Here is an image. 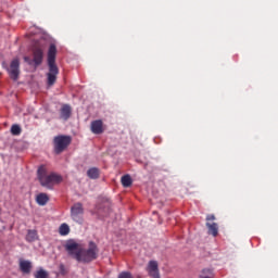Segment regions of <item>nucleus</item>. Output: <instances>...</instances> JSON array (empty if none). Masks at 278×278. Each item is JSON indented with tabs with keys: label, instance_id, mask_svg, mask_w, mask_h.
Here are the masks:
<instances>
[{
	"label": "nucleus",
	"instance_id": "obj_1",
	"mask_svg": "<svg viewBox=\"0 0 278 278\" xmlns=\"http://www.w3.org/2000/svg\"><path fill=\"white\" fill-rule=\"evenodd\" d=\"M64 248L78 263L89 264L98 258L99 249L93 241L89 242L88 249H84L74 240H68Z\"/></svg>",
	"mask_w": 278,
	"mask_h": 278
},
{
	"label": "nucleus",
	"instance_id": "obj_2",
	"mask_svg": "<svg viewBox=\"0 0 278 278\" xmlns=\"http://www.w3.org/2000/svg\"><path fill=\"white\" fill-rule=\"evenodd\" d=\"M37 177L41 187L47 189H52L54 185L62 182V176L55 173L48 174L47 167L45 165L39 166L37 170Z\"/></svg>",
	"mask_w": 278,
	"mask_h": 278
},
{
	"label": "nucleus",
	"instance_id": "obj_3",
	"mask_svg": "<svg viewBox=\"0 0 278 278\" xmlns=\"http://www.w3.org/2000/svg\"><path fill=\"white\" fill-rule=\"evenodd\" d=\"M47 47V41L45 39H39L33 45V61H30L29 56H25L24 60L28 64L34 63V66H39L43 60V51Z\"/></svg>",
	"mask_w": 278,
	"mask_h": 278
},
{
	"label": "nucleus",
	"instance_id": "obj_4",
	"mask_svg": "<svg viewBox=\"0 0 278 278\" xmlns=\"http://www.w3.org/2000/svg\"><path fill=\"white\" fill-rule=\"evenodd\" d=\"M72 138L70 136L60 135L54 137L53 146H54V153L56 155L63 153L67 147L71 144Z\"/></svg>",
	"mask_w": 278,
	"mask_h": 278
},
{
	"label": "nucleus",
	"instance_id": "obj_5",
	"mask_svg": "<svg viewBox=\"0 0 278 278\" xmlns=\"http://www.w3.org/2000/svg\"><path fill=\"white\" fill-rule=\"evenodd\" d=\"M111 201L108 198H102L96 206V212L100 217H105L110 214Z\"/></svg>",
	"mask_w": 278,
	"mask_h": 278
},
{
	"label": "nucleus",
	"instance_id": "obj_6",
	"mask_svg": "<svg viewBox=\"0 0 278 278\" xmlns=\"http://www.w3.org/2000/svg\"><path fill=\"white\" fill-rule=\"evenodd\" d=\"M84 207L80 202L75 203L71 208V217L77 224H83Z\"/></svg>",
	"mask_w": 278,
	"mask_h": 278
},
{
	"label": "nucleus",
	"instance_id": "obj_7",
	"mask_svg": "<svg viewBox=\"0 0 278 278\" xmlns=\"http://www.w3.org/2000/svg\"><path fill=\"white\" fill-rule=\"evenodd\" d=\"M56 53H58L56 46L54 43H51L49 46L48 56H47L49 71H58V67L55 65Z\"/></svg>",
	"mask_w": 278,
	"mask_h": 278
},
{
	"label": "nucleus",
	"instance_id": "obj_8",
	"mask_svg": "<svg viewBox=\"0 0 278 278\" xmlns=\"http://www.w3.org/2000/svg\"><path fill=\"white\" fill-rule=\"evenodd\" d=\"M91 132L93 135H102L103 130V122L101 119L93 121L90 126Z\"/></svg>",
	"mask_w": 278,
	"mask_h": 278
},
{
	"label": "nucleus",
	"instance_id": "obj_9",
	"mask_svg": "<svg viewBox=\"0 0 278 278\" xmlns=\"http://www.w3.org/2000/svg\"><path fill=\"white\" fill-rule=\"evenodd\" d=\"M148 273L150 277H155L156 275H160L159 271V264L156 261H150L148 265Z\"/></svg>",
	"mask_w": 278,
	"mask_h": 278
},
{
	"label": "nucleus",
	"instance_id": "obj_10",
	"mask_svg": "<svg viewBox=\"0 0 278 278\" xmlns=\"http://www.w3.org/2000/svg\"><path fill=\"white\" fill-rule=\"evenodd\" d=\"M72 114V109L68 104H64L60 111V118L64 122L68 121Z\"/></svg>",
	"mask_w": 278,
	"mask_h": 278
},
{
	"label": "nucleus",
	"instance_id": "obj_11",
	"mask_svg": "<svg viewBox=\"0 0 278 278\" xmlns=\"http://www.w3.org/2000/svg\"><path fill=\"white\" fill-rule=\"evenodd\" d=\"M33 265L30 261L22 260L20 261V269L23 274L29 275L31 271Z\"/></svg>",
	"mask_w": 278,
	"mask_h": 278
},
{
	"label": "nucleus",
	"instance_id": "obj_12",
	"mask_svg": "<svg viewBox=\"0 0 278 278\" xmlns=\"http://www.w3.org/2000/svg\"><path fill=\"white\" fill-rule=\"evenodd\" d=\"M206 227L208 229V235L216 238L218 236V224L217 223H206Z\"/></svg>",
	"mask_w": 278,
	"mask_h": 278
},
{
	"label": "nucleus",
	"instance_id": "obj_13",
	"mask_svg": "<svg viewBox=\"0 0 278 278\" xmlns=\"http://www.w3.org/2000/svg\"><path fill=\"white\" fill-rule=\"evenodd\" d=\"M36 202L39 206H45L49 202V197L47 193H39L36 197Z\"/></svg>",
	"mask_w": 278,
	"mask_h": 278
},
{
	"label": "nucleus",
	"instance_id": "obj_14",
	"mask_svg": "<svg viewBox=\"0 0 278 278\" xmlns=\"http://www.w3.org/2000/svg\"><path fill=\"white\" fill-rule=\"evenodd\" d=\"M25 240L28 242V243H33L35 241L38 240V232L37 230L35 229H29L27 235H26V238Z\"/></svg>",
	"mask_w": 278,
	"mask_h": 278
},
{
	"label": "nucleus",
	"instance_id": "obj_15",
	"mask_svg": "<svg viewBox=\"0 0 278 278\" xmlns=\"http://www.w3.org/2000/svg\"><path fill=\"white\" fill-rule=\"evenodd\" d=\"M58 73H59L58 71H51V72L47 73V84H48V87H49V88H50L53 84H55Z\"/></svg>",
	"mask_w": 278,
	"mask_h": 278
},
{
	"label": "nucleus",
	"instance_id": "obj_16",
	"mask_svg": "<svg viewBox=\"0 0 278 278\" xmlns=\"http://www.w3.org/2000/svg\"><path fill=\"white\" fill-rule=\"evenodd\" d=\"M87 176H88L89 179H92V180L98 179L99 176H100L99 168H97V167L89 168L88 172H87Z\"/></svg>",
	"mask_w": 278,
	"mask_h": 278
},
{
	"label": "nucleus",
	"instance_id": "obj_17",
	"mask_svg": "<svg viewBox=\"0 0 278 278\" xmlns=\"http://www.w3.org/2000/svg\"><path fill=\"white\" fill-rule=\"evenodd\" d=\"M131 185H132V179H131L130 175H124L122 177V186L124 188H129V187H131Z\"/></svg>",
	"mask_w": 278,
	"mask_h": 278
},
{
	"label": "nucleus",
	"instance_id": "obj_18",
	"mask_svg": "<svg viewBox=\"0 0 278 278\" xmlns=\"http://www.w3.org/2000/svg\"><path fill=\"white\" fill-rule=\"evenodd\" d=\"M200 278H214V273L210 268H204L200 275Z\"/></svg>",
	"mask_w": 278,
	"mask_h": 278
},
{
	"label": "nucleus",
	"instance_id": "obj_19",
	"mask_svg": "<svg viewBox=\"0 0 278 278\" xmlns=\"http://www.w3.org/2000/svg\"><path fill=\"white\" fill-rule=\"evenodd\" d=\"M59 232L61 236H67L70 233V227L67 224H62L60 226Z\"/></svg>",
	"mask_w": 278,
	"mask_h": 278
},
{
	"label": "nucleus",
	"instance_id": "obj_20",
	"mask_svg": "<svg viewBox=\"0 0 278 278\" xmlns=\"http://www.w3.org/2000/svg\"><path fill=\"white\" fill-rule=\"evenodd\" d=\"M49 274L45 269H39L35 274V278H48Z\"/></svg>",
	"mask_w": 278,
	"mask_h": 278
},
{
	"label": "nucleus",
	"instance_id": "obj_21",
	"mask_svg": "<svg viewBox=\"0 0 278 278\" xmlns=\"http://www.w3.org/2000/svg\"><path fill=\"white\" fill-rule=\"evenodd\" d=\"M21 132H22V129H21V127L18 126V125H12V127H11V134L13 135V136H20L21 135Z\"/></svg>",
	"mask_w": 278,
	"mask_h": 278
},
{
	"label": "nucleus",
	"instance_id": "obj_22",
	"mask_svg": "<svg viewBox=\"0 0 278 278\" xmlns=\"http://www.w3.org/2000/svg\"><path fill=\"white\" fill-rule=\"evenodd\" d=\"M11 71H18L20 68V61L18 59H14L12 62H11Z\"/></svg>",
	"mask_w": 278,
	"mask_h": 278
},
{
	"label": "nucleus",
	"instance_id": "obj_23",
	"mask_svg": "<svg viewBox=\"0 0 278 278\" xmlns=\"http://www.w3.org/2000/svg\"><path fill=\"white\" fill-rule=\"evenodd\" d=\"M18 75H20L18 71H10L9 72V77H11V79H13L14 81H16V79H18Z\"/></svg>",
	"mask_w": 278,
	"mask_h": 278
},
{
	"label": "nucleus",
	"instance_id": "obj_24",
	"mask_svg": "<svg viewBox=\"0 0 278 278\" xmlns=\"http://www.w3.org/2000/svg\"><path fill=\"white\" fill-rule=\"evenodd\" d=\"M118 278H134L131 273L129 271H122L119 275H118Z\"/></svg>",
	"mask_w": 278,
	"mask_h": 278
},
{
	"label": "nucleus",
	"instance_id": "obj_25",
	"mask_svg": "<svg viewBox=\"0 0 278 278\" xmlns=\"http://www.w3.org/2000/svg\"><path fill=\"white\" fill-rule=\"evenodd\" d=\"M214 220H216V217H215L214 214H208V215L206 216V222H207V223L214 222Z\"/></svg>",
	"mask_w": 278,
	"mask_h": 278
},
{
	"label": "nucleus",
	"instance_id": "obj_26",
	"mask_svg": "<svg viewBox=\"0 0 278 278\" xmlns=\"http://www.w3.org/2000/svg\"><path fill=\"white\" fill-rule=\"evenodd\" d=\"M59 269H60L61 275H65L66 274L64 264H60Z\"/></svg>",
	"mask_w": 278,
	"mask_h": 278
},
{
	"label": "nucleus",
	"instance_id": "obj_27",
	"mask_svg": "<svg viewBox=\"0 0 278 278\" xmlns=\"http://www.w3.org/2000/svg\"><path fill=\"white\" fill-rule=\"evenodd\" d=\"M153 278H161L160 274H156Z\"/></svg>",
	"mask_w": 278,
	"mask_h": 278
}]
</instances>
